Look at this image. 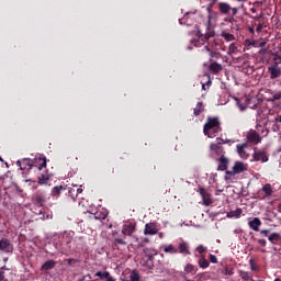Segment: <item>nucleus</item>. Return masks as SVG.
<instances>
[{"label": "nucleus", "instance_id": "c85d7f7f", "mask_svg": "<svg viewBox=\"0 0 281 281\" xmlns=\"http://www.w3.org/2000/svg\"><path fill=\"white\" fill-rule=\"evenodd\" d=\"M67 195L69 196V198H71L74 201H76V199L78 198V193H77V190H76V188H67Z\"/></svg>", "mask_w": 281, "mask_h": 281}, {"label": "nucleus", "instance_id": "9d476101", "mask_svg": "<svg viewBox=\"0 0 281 281\" xmlns=\"http://www.w3.org/2000/svg\"><path fill=\"white\" fill-rule=\"evenodd\" d=\"M33 167H36L38 170L47 167V158L46 157H35L33 159Z\"/></svg>", "mask_w": 281, "mask_h": 281}, {"label": "nucleus", "instance_id": "6e6d98bb", "mask_svg": "<svg viewBox=\"0 0 281 281\" xmlns=\"http://www.w3.org/2000/svg\"><path fill=\"white\" fill-rule=\"evenodd\" d=\"M75 259H67V263L71 266L74 263Z\"/></svg>", "mask_w": 281, "mask_h": 281}, {"label": "nucleus", "instance_id": "72a5a7b5", "mask_svg": "<svg viewBox=\"0 0 281 281\" xmlns=\"http://www.w3.org/2000/svg\"><path fill=\"white\" fill-rule=\"evenodd\" d=\"M131 281H140L139 272L137 270H133L130 274Z\"/></svg>", "mask_w": 281, "mask_h": 281}, {"label": "nucleus", "instance_id": "7c9ffc66", "mask_svg": "<svg viewBox=\"0 0 281 281\" xmlns=\"http://www.w3.org/2000/svg\"><path fill=\"white\" fill-rule=\"evenodd\" d=\"M203 102H198L196 106L193 110L195 116L200 115L203 112Z\"/></svg>", "mask_w": 281, "mask_h": 281}, {"label": "nucleus", "instance_id": "2eb2a0df", "mask_svg": "<svg viewBox=\"0 0 281 281\" xmlns=\"http://www.w3.org/2000/svg\"><path fill=\"white\" fill-rule=\"evenodd\" d=\"M210 66H209V70L213 74V75H218L222 70L223 67L222 65L213 61V59H210Z\"/></svg>", "mask_w": 281, "mask_h": 281}, {"label": "nucleus", "instance_id": "a18cd8bd", "mask_svg": "<svg viewBox=\"0 0 281 281\" xmlns=\"http://www.w3.org/2000/svg\"><path fill=\"white\" fill-rule=\"evenodd\" d=\"M269 233L270 231L269 229H262V231H259V235L263 236V237H268L269 238Z\"/></svg>", "mask_w": 281, "mask_h": 281}, {"label": "nucleus", "instance_id": "20e7f679", "mask_svg": "<svg viewBox=\"0 0 281 281\" xmlns=\"http://www.w3.org/2000/svg\"><path fill=\"white\" fill-rule=\"evenodd\" d=\"M33 200H34L35 205L44 206L46 201H47L46 191H43V190L36 191V193L34 194Z\"/></svg>", "mask_w": 281, "mask_h": 281}, {"label": "nucleus", "instance_id": "f03ea898", "mask_svg": "<svg viewBox=\"0 0 281 281\" xmlns=\"http://www.w3.org/2000/svg\"><path fill=\"white\" fill-rule=\"evenodd\" d=\"M206 121L207 122L205 123V125L203 127L204 135L212 137L213 134H217L222 131L218 117L209 116Z\"/></svg>", "mask_w": 281, "mask_h": 281}, {"label": "nucleus", "instance_id": "c03bdc74", "mask_svg": "<svg viewBox=\"0 0 281 281\" xmlns=\"http://www.w3.org/2000/svg\"><path fill=\"white\" fill-rule=\"evenodd\" d=\"M206 50L210 52V56H211V59L212 58H218L220 54L216 53V52H212L211 49H209L206 46H205Z\"/></svg>", "mask_w": 281, "mask_h": 281}, {"label": "nucleus", "instance_id": "423d86ee", "mask_svg": "<svg viewBox=\"0 0 281 281\" xmlns=\"http://www.w3.org/2000/svg\"><path fill=\"white\" fill-rule=\"evenodd\" d=\"M16 166H19L21 170L30 171L34 167V161L30 158H23L16 161Z\"/></svg>", "mask_w": 281, "mask_h": 281}, {"label": "nucleus", "instance_id": "473e14b6", "mask_svg": "<svg viewBox=\"0 0 281 281\" xmlns=\"http://www.w3.org/2000/svg\"><path fill=\"white\" fill-rule=\"evenodd\" d=\"M7 271H9L8 268H5V267L0 268V281H8Z\"/></svg>", "mask_w": 281, "mask_h": 281}, {"label": "nucleus", "instance_id": "f8f14e48", "mask_svg": "<svg viewBox=\"0 0 281 281\" xmlns=\"http://www.w3.org/2000/svg\"><path fill=\"white\" fill-rule=\"evenodd\" d=\"M200 190V194L202 196V200H203V204L209 206L212 204V199H211V194L203 188H199Z\"/></svg>", "mask_w": 281, "mask_h": 281}, {"label": "nucleus", "instance_id": "dca6fc26", "mask_svg": "<svg viewBox=\"0 0 281 281\" xmlns=\"http://www.w3.org/2000/svg\"><path fill=\"white\" fill-rule=\"evenodd\" d=\"M178 254H182L184 256L191 255L189 244L186 241L180 243L178 245Z\"/></svg>", "mask_w": 281, "mask_h": 281}, {"label": "nucleus", "instance_id": "6ab92c4d", "mask_svg": "<svg viewBox=\"0 0 281 281\" xmlns=\"http://www.w3.org/2000/svg\"><path fill=\"white\" fill-rule=\"evenodd\" d=\"M56 265L57 262L55 260H47L41 267V271H52V269H55Z\"/></svg>", "mask_w": 281, "mask_h": 281}, {"label": "nucleus", "instance_id": "cd10ccee", "mask_svg": "<svg viewBox=\"0 0 281 281\" xmlns=\"http://www.w3.org/2000/svg\"><path fill=\"white\" fill-rule=\"evenodd\" d=\"M49 180H50V177L48 175H41L37 178V183L41 184V186L47 184Z\"/></svg>", "mask_w": 281, "mask_h": 281}, {"label": "nucleus", "instance_id": "4468645a", "mask_svg": "<svg viewBox=\"0 0 281 281\" xmlns=\"http://www.w3.org/2000/svg\"><path fill=\"white\" fill-rule=\"evenodd\" d=\"M135 232V224H124L122 227V234L124 236H133V233Z\"/></svg>", "mask_w": 281, "mask_h": 281}, {"label": "nucleus", "instance_id": "ea45409f", "mask_svg": "<svg viewBox=\"0 0 281 281\" xmlns=\"http://www.w3.org/2000/svg\"><path fill=\"white\" fill-rule=\"evenodd\" d=\"M106 216H109V213H105V212H97L94 214V218L95 220H105Z\"/></svg>", "mask_w": 281, "mask_h": 281}, {"label": "nucleus", "instance_id": "052dcab7", "mask_svg": "<svg viewBox=\"0 0 281 281\" xmlns=\"http://www.w3.org/2000/svg\"><path fill=\"white\" fill-rule=\"evenodd\" d=\"M250 12H251V13H256L257 10H256L255 8H252V9H250Z\"/></svg>", "mask_w": 281, "mask_h": 281}, {"label": "nucleus", "instance_id": "79ce46f5", "mask_svg": "<svg viewBox=\"0 0 281 281\" xmlns=\"http://www.w3.org/2000/svg\"><path fill=\"white\" fill-rule=\"evenodd\" d=\"M222 273H224V276H234L233 269L228 267H225Z\"/></svg>", "mask_w": 281, "mask_h": 281}, {"label": "nucleus", "instance_id": "de8ad7c7", "mask_svg": "<svg viewBox=\"0 0 281 281\" xmlns=\"http://www.w3.org/2000/svg\"><path fill=\"white\" fill-rule=\"evenodd\" d=\"M249 263H250L251 271H257V267H256L255 260L252 258L249 260Z\"/></svg>", "mask_w": 281, "mask_h": 281}, {"label": "nucleus", "instance_id": "49530a36", "mask_svg": "<svg viewBox=\"0 0 281 281\" xmlns=\"http://www.w3.org/2000/svg\"><path fill=\"white\" fill-rule=\"evenodd\" d=\"M273 101L281 100V90L272 95Z\"/></svg>", "mask_w": 281, "mask_h": 281}, {"label": "nucleus", "instance_id": "864d4df0", "mask_svg": "<svg viewBox=\"0 0 281 281\" xmlns=\"http://www.w3.org/2000/svg\"><path fill=\"white\" fill-rule=\"evenodd\" d=\"M105 280L106 281H115V279L113 277H111V274H109V277Z\"/></svg>", "mask_w": 281, "mask_h": 281}, {"label": "nucleus", "instance_id": "4be33fe9", "mask_svg": "<svg viewBox=\"0 0 281 281\" xmlns=\"http://www.w3.org/2000/svg\"><path fill=\"white\" fill-rule=\"evenodd\" d=\"M196 37H198V40H194L193 44H194L195 47H200L205 43V41L203 38V34H201V32L198 31L196 32Z\"/></svg>", "mask_w": 281, "mask_h": 281}, {"label": "nucleus", "instance_id": "5fc2aeb1", "mask_svg": "<svg viewBox=\"0 0 281 281\" xmlns=\"http://www.w3.org/2000/svg\"><path fill=\"white\" fill-rule=\"evenodd\" d=\"M76 192H77V195H79L80 193H82V192H83V190H82V189H80V188H78V189H76Z\"/></svg>", "mask_w": 281, "mask_h": 281}, {"label": "nucleus", "instance_id": "37998d69", "mask_svg": "<svg viewBox=\"0 0 281 281\" xmlns=\"http://www.w3.org/2000/svg\"><path fill=\"white\" fill-rule=\"evenodd\" d=\"M126 245V241L122 238H114V246Z\"/></svg>", "mask_w": 281, "mask_h": 281}, {"label": "nucleus", "instance_id": "e433bc0d", "mask_svg": "<svg viewBox=\"0 0 281 281\" xmlns=\"http://www.w3.org/2000/svg\"><path fill=\"white\" fill-rule=\"evenodd\" d=\"M164 251L169 254H178V249L173 245L166 246Z\"/></svg>", "mask_w": 281, "mask_h": 281}, {"label": "nucleus", "instance_id": "e2e57ef3", "mask_svg": "<svg viewBox=\"0 0 281 281\" xmlns=\"http://www.w3.org/2000/svg\"><path fill=\"white\" fill-rule=\"evenodd\" d=\"M249 31H250L251 34H254V32H255L254 29H250Z\"/></svg>", "mask_w": 281, "mask_h": 281}, {"label": "nucleus", "instance_id": "603ef678", "mask_svg": "<svg viewBox=\"0 0 281 281\" xmlns=\"http://www.w3.org/2000/svg\"><path fill=\"white\" fill-rule=\"evenodd\" d=\"M262 27H263V25H262V24H259V25L257 26L256 31H257L258 33H260V32L262 31Z\"/></svg>", "mask_w": 281, "mask_h": 281}, {"label": "nucleus", "instance_id": "c9c22d12", "mask_svg": "<svg viewBox=\"0 0 281 281\" xmlns=\"http://www.w3.org/2000/svg\"><path fill=\"white\" fill-rule=\"evenodd\" d=\"M238 53V47H237V44L235 43H232L229 45V48H228V55H234V54H237Z\"/></svg>", "mask_w": 281, "mask_h": 281}, {"label": "nucleus", "instance_id": "58836bf2", "mask_svg": "<svg viewBox=\"0 0 281 281\" xmlns=\"http://www.w3.org/2000/svg\"><path fill=\"white\" fill-rule=\"evenodd\" d=\"M215 36V32L207 27V32L203 35L204 42Z\"/></svg>", "mask_w": 281, "mask_h": 281}, {"label": "nucleus", "instance_id": "13d9d810", "mask_svg": "<svg viewBox=\"0 0 281 281\" xmlns=\"http://www.w3.org/2000/svg\"><path fill=\"white\" fill-rule=\"evenodd\" d=\"M277 210H278L279 213H281V202L278 204Z\"/></svg>", "mask_w": 281, "mask_h": 281}, {"label": "nucleus", "instance_id": "bb28decb", "mask_svg": "<svg viewBox=\"0 0 281 281\" xmlns=\"http://www.w3.org/2000/svg\"><path fill=\"white\" fill-rule=\"evenodd\" d=\"M184 271H186V273H191L192 276H194V273H196V271H198V268H196V266L188 263L184 267Z\"/></svg>", "mask_w": 281, "mask_h": 281}, {"label": "nucleus", "instance_id": "b1692460", "mask_svg": "<svg viewBox=\"0 0 281 281\" xmlns=\"http://www.w3.org/2000/svg\"><path fill=\"white\" fill-rule=\"evenodd\" d=\"M241 213H243V210L238 207V209L235 210V211H229V212H227L226 216H227L228 218H233V217L239 218L240 215H241Z\"/></svg>", "mask_w": 281, "mask_h": 281}, {"label": "nucleus", "instance_id": "f704fd0d", "mask_svg": "<svg viewBox=\"0 0 281 281\" xmlns=\"http://www.w3.org/2000/svg\"><path fill=\"white\" fill-rule=\"evenodd\" d=\"M273 64H277L278 66L281 65V46L279 53L273 55Z\"/></svg>", "mask_w": 281, "mask_h": 281}, {"label": "nucleus", "instance_id": "412c9836", "mask_svg": "<svg viewBox=\"0 0 281 281\" xmlns=\"http://www.w3.org/2000/svg\"><path fill=\"white\" fill-rule=\"evenodd\" d=\"M210 148L217 155H222L224 153L222 143L211 144Z\"/></svg>", "mask_w": 281, "mask_h": 281}, {"label": "nucleus", "instance_id": "9b49d317", "mask_svg": "<svg viewBox=\"0 0 281 281\" xmlns=\"http://www.w3.org/2000/svg\"><path fill=\"white\" fill-rule=\"evenodd\" d=\"M247 139L251 144H259V143H261V137H260V135L256 131H250L247 134Z\"/></svg>", "mask_w": 281, "mask_h": 281}, {"label": "nucleus", "instance_id": "c756f323", "mask_svg": "<svg viewBox=\"0 0 281 281\" xmlns=\"http://www.w3.org/2000/svg\"><path fill=\"white\" fill-rule=\"evenodd\" d=\"M268 239L272 243V244H277L278 241L281 240V235L278 233H272L271 235L268 236Z\"/></svg>", "mask_w": 281, "mask_h": 281}, {"label": "nucleus", "instance_id": "338daca9", "mask_svg": "<svg viewBox=\"0 0 281 281\" xmlns=\"http://www.w3.org/2000/svg\"><path fill=\"white\" fill-rule=\"evenodd\" d=\"M279 122L281 123V115L279 116Z\"/></svg>", "mask_w": 281, "mask_h": 281}, {"label": "nucleus", "instance_id": "aec40b11", "mask_svg": "<svg viewBox=\"0 0 281 281\" xmlns=\"http://www.w3.org/2000/svg\"><path fill=\"white\" fill-rule=\"evenodd\" d=\"M261 224H262V223H261V221H260L259 217H255L252 221H249V222H248V226H249L251 229L256 231V232H259V226H260Z\"/></svg>", "mask_w": 281, "mask_h": 281}, {"label": "nucleus", "instance_id": "09e8293b", "mask_svg": "<svg viewBox=\"0 0 281 281\" xmlns=\"http://www.w3.org/2000/svg\"><path fill=\"white\" fill-rule=\"evenodd\" d=\"M196 250L200 252V254H204L206 251V248L202 245H200Z\"/></svg>", "mask_w": 281, "mask_h": 281}, {"label": "nucleus", "instance_id": "5701e85b", "mask_svg": "<svg viewBox=\"0 0 281 281\" xmlns=\"http://www.w3.org/2000/svg\"><path fill=\"white\" fill-rule=\"evenodd\" d=\"M246 147H247L246 144L237 145V153L244 159H247V157H248V155L245 150Z\"/></svg>", "mask_w": 281, "mask_h": 281}, {"label": "nucleus", "instance_id": "680f3d73", "mask_svg": "<svg viewBox=\"0 0 281 281\" xmlns=\"http://www.w3.org/2000/svg\"><path fill=\"white\" fill-rule=\"evenodd\" d=\"M155 257V255H148L149 260H151Z\"/></svg>", "mask_w": 281, "mask_h": 281}, {"label": "nucleus", "instance_id": "2f4dec72", "mask_svg": "<svg viewBox=\"0 0 281 281\" xmlns=\"http://www.w3.org/2000/svg\"><path fill=\"white\" fill-rule=\"evenodd\" d=\"M111 273L109 271H98L94 276L95 278H100V280H106Z\"/></svg>", "mask_w": 281, "mask_h": 281}, {"label": "nucleus", "instance_id": "0e129e2a", "mask_svg": "<svg viewBox=\"0 0 281 281\" xmlns=\"http://www.w3.org/2000/svg\"><path fill=\"white\" fill-rule=\"evenodd\" d=\"M147 251H148V248H145V249H144V252L146 254Z\"/></svg>", "mask_w": 281, "mask_h": 281}, {"label": "nucleus", "instance_id": "69168bd1", "mask_svg": "<svg viewBox=\"0 0 281 281\" xmlns=\"http://www.w3.org/2000/svg\"><path fill=\"white\" fill-rule=\"evenodd\" d=\"M274 281H281V279L277 278Z\"/></svg>", "mask_w": 281, "mask_h": 281}, {"label": "nucleus", "instance_id": "ddd939ff", "mask_svg": "<svg viewBox=\"0 0 281 281\" xmlns=\"http://www.w3.org/2000/svg\"><path fill=\"white\" fill-rule=\"evenodd\" d=\"M68 190V186H56L52 189L50 195L54 198H59L63 192Z\"/></svg>", "mask_w": 281, "mask_h": 281}, {"label": "nucleus", "instance_id": "39448f33", "mask_svg": "<svg viewBox=\"0 0 281 281\" xmlns=\"http://www.w3.org/2000/svg\"><path fill=\"white\" fill-rule=\"evenodd\" d=\"M254 161L267 162L269 160V155L265 149H257L252 154Z\"/></svg>", "mask_w": 281, "mask_h": 281}, {"label": "nucleus", "instance_id": "a211bd4d", "mask_svg": "<svg viewBox=\"0 0 281 281\" xmlns=\"http://www.w3.org/2000/svg\"><path fill=\"white\" fill-rule=\"evenodd\" d=\"M228 159L225 156H221V158L218 159V167L217 170L218 171H225L228 167Z\"/></svg>", "mask_w": 281, "mask_h": 281}, {"label": "nucleus", "instance_id": "4c0bfd02", "mask_svg": "<svg viewBox=\"0 0 281 281\" xmlns=\"http://www.w3.org/2000/svg\"><path fill=\"white\" fill-rule=\"evenodd\" d=\"M222 37L227 41V42H233L235 41V36L233 34H229V33H226V32H223L222 33Z\"/></svg>", "mask_w": 281, "mask_h": 281}, {"label": "nucleus", "instance_id": "393cba45", "mask_svg": "<svg viewBox=\"0 0 281 281\" xmlns=\"http://www.w3.org/2000/svg\"><path fill=\"white\" fill-rule=\"evenodd\" d=\"M261 191L265 192L263 199L267 196H271L273 193V189H272L271 184H269V183L265 184L262 187Z\"/></svg>", "mask_w": 281, "mask_h": 281}, {"label": "nucleus", "instance_id": "774afa93", "mask_svg": "<svg viewBox=\"0 0 281 281\" xmlns=\"http://www.w3.org/2000/svg\"><path fill=\"white\" fill-rule=\"evenodd\" d=\"M202 89L205 90V86L204 85L202 86Z\"/></svg>", "mask_w": 281, "mask_h": 281}, {"label": "nucleus", "instance_id": "a878e982", "mask_svg": "<svg viewBox=\"0 0 281 281\" xmlns=\"http://www.w3.org/2000/svg\"><path fill=\"white\" fill-rule=\"evenodd\" d=\"M198 263L200 269H207V267H210V262L205 259L204 256L200 257Z\"/></svg>", "mask_w": 281, "mask_h": 281}, {"label": "nucleus", "instance_id": "1a4fd4ad", "mask_svg": "<svg viewBox=\"0 0 281 281\" xmlns=\"http://www.w3.org/2000/svg\"><path fill=\"white\" fill-rule=\"evenodd\" d=\"M0 250L4 252H13L14 247L10 239H1L0 240Z\"/></svg>", "mask_w": 281, "mask_h": 281}, {"label": "nucleus", "instance_id": "8fccbe9b", "mask_svg": "<svg viewBox=\"0 0 281 281\" xmlns=\"http://www.w3.org/2000/svg\"><path fill=\"white\" fill-rule=\"evenodd\" d=\"M210 261H211L212 263H217V258H216V256L210 254Z\"/></svg>", "mask_w": 281, "mask_h": 281}, {"label": "nucleus", "instance_id": "f257e3e1", "mask_svg": "<svg viewBox=\"0 0 281 281\" xmlns=\"http://www.w3.org/2000/svg\"><path fill=\"white\" fill-rule=\"evenodd\" d=\"M244 8V4H240L237 8H232V5L227 2L217 3V9L220 13L227 16L224 19L226 23H232L234 21V18L237 15L238 11L243 10Z\"/></svg>", "mask_w": 281, "mask_h": 281}, {"label": "nucleus", "instance_id": "7ed1b4c3", "mask_svg": "<svg viewBox=\"0 0 281 281\" xmlns=\"http://www.w3.org/2000/svg\"><path fill=\"white\" fill-rule=\"evenodd\" d=\"M75 232H64L58 236L59 248L61 250H67L71 248V243L74 240Z\"/></svg>", "mask_w": 281, "mask_h": 281}, {"label": "nucleus", "instance_id": "3c124183", "mask_svg": "<svg viewBox=\"0 0 281 281\" xmlns=\"http://www.w3.org/2000/svg\"><path fill=\"white\" fill-rule=\"evenodd\" d=\"M258 244H259V245H261L262 247H266V245H267V240H266V239L260 238V239H258Z\"/></svg>", "mask_w": 281, "mask_h": 281}, {"label": "nucleus", "instance_id": "0eeeda50", "mask_svg": "<svg viewBox=\"0 0 281 281\" xmlns=\"http://www.w3.org/2000/svg\"><path fill=\"white\" fill-rule=\"evenodd\" d=\"M247 169H248L247 165H245L240 161H236L234 167H233V170L232 171H226V175L235 176V175H238V173H241V172L246 171Z\"/></svg>", "mask_w": 281, "mask_h": 281}, {"label": "nucleus", "instance_id": "4d7b16f0", "mask_svg": "<svg viewBox=\"0 0 281 281\" xmlns=\"http://www.w3.org/2000/svg\"><path fill=\"white\" fill-rule=\"evenodd\" d=\"M234 1H237V2H239V3H241V4H244V3L247 2L248 0H234Z\"/></svg>", "mask_w": 281, "mask_h": 281}, {"label": "nucleus", "instance_id": "6e6552de", "mask_svg": "<svg viewBox=\"0 0 281 281\" xmlns=\"http://www.w3.org/2000/svg\"><path fill=\"white\" fill-rule=\"evenodd\" d=\"M268 72L271 80H276L281 77V68L274 63L268 68Z\"/></svg>", "mask_w": 281, "mask_h": 281}, {"label": "nucleus", "instance_id": "bf43d9fd", "mask_svg": "<svg viewBox=\"0 0 281 281\" xmlns=\"http://www.w3.org/2000/svg\"><path fill=\"white\" fill-rule=\"evenodd\" d=\"M266 44H267L266 42H261V43L259 44V47H261V48H262V47H265V46H266Z\"/></svg>", "mask_w": 281, "mask_h": 281}, {"label": "nucleus", "instance_id": "a19ab883", "mask_svg": "<svg viewBox=\"0 0 281 281\" xmlns=\"http://www.w3.org/2000/svg\"><path fill=\"white\" fill-rule=\"evenodd\" d=\"M239 276H240L241 280H245V281L251 280L249 273L246 272V271L240 270V271H239Z\"/></svg>", "mask_w": 281, "mask_h": 281}, {"label": "nucleus", "instance_id": "f3484780", "mask_svg": "<svg viewBox=\"0 0 281 281\" xmlns=\"http://www.w3.org/2000/svg\"><path fill=\"white\" fill-rule=\"evenodd\" d=\"M157 232L159 231L157 229V226H155V223H147L145 225V231H144L145 235H155L157 234Z\"/></svg>", "mask_w": 281, "mask_h": 281}]
</instances>
